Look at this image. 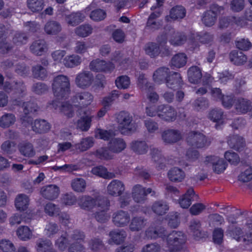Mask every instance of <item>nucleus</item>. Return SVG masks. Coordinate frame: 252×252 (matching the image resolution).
<instances>
[{"mask_svg": "<svg viewBox=\"0 0 252 252\" xmlns=\"http://www.w3.org/2000/svg\"><path fill=\"white\" fill-rule=\"evenodd\" d=\"M116 119L118 130L122 134L129 135L136 131L137 126L133 122L132 117L128 112L121 111L117 115Z\"/></svg>", "mask_w": 252, "mask_h": 252, "instance_id": "obj_1", "label": "nucleus"}, {"mask_svg": "<svg viewBox=\"0 0 252 252\" xmlns=\"http://www.w3.org/2000/svg\"><path fill=\"white\" fill-rule=\"evenodd\" d=\"M52 86L54 94L58 99L66 97L70 91L69 79L63 75L54 77Z\"/></svg>", "mask_w": 252, "mask_h": 252, "instance_id": "obj_2", "label": "nucleus"}, {"mask_svg": "<svg viewBox=\"0 0 252 252\" xmlns=\"http://www.w3.org/2000/svg\"><path fill=\"white\" fill-rule=\"evenodd\" d=\"M167 245L170 252H177L186 242V237L181 231H172L167 235Z\"/></svg>", "mask_w": 252, "mask_h": 252, "instance_id": "obj_3", "label": "nucleus"}, {"mask_svg": "<svg viewBox=\"0 0 252 252\" xmlns=\"http://www.w3.org/2000/svg\"><path fill=\"white\" fill-rule=\"evenodd\" d=\"M224 7L217 4L213 3L210 5L209 9L205 11L202 16V22L207 27H211L216 23L218 16Z\"/></svg>", "mask_w": 252, "mask_h": 252, "instance_id": "obj_4", "label": "nucleus"}, {"mask_svg": "<svg viewBox=\"0 0 252 252\" xmlns=\"http://www.w3.org/2000/svg\"><path fill=\"white\" fill-rule=\"evenodd\" d=\"M77 115L80 118L77 121V128L82 131H88L91 126L92 120L94 117L92 112L87 108H78Z\"/></svg>", "mask_w": 252, "mask_h": 252, "instance_id": "obj_5", "label": "nucleus"}, {"mask_svg": "<svg viewBox=\"0 0 252 252\" xmlns=\"http://www.w3.org/2000/svg\"><path fill=\"white\" fill-rule=\"evenodd\" d=\"M186 141L189 145L196 148H202L209 145L205 135L199 131L189 132Z\"/></svg>", "mask_w": 252, "mask_h": 252, "instance_id": "obj_6", "label": "nucleus"}, {"mask_svg": "<svg viewBox=\"0 0 252 252\" xmlns=\"http://www.w3.org/2000/svg\"><path fill=\"white\" fill-rule=\"evenodd\" d=\"M158 117L167 122H173L177 117V112L172 106L167 104H160L158 106Z\"/></svg>", "mask_w": 252, "mask_h": 252, "instance_id": "obj_7", "label": "nucleus"}, {"mask_svg": "<svg viewBox=\"0 0 252 252\" xmlns=\"http://www.w3.org/2000/svg\"><path fill=\"white\" fill-rule=\"evenodd\" d=\"M189 230L196 240H199L208 236L207 233L202 230L201 222L199 220H191L189 222Z\"/></svg>", "mask_w": 252, "mask_h": 252, "instance_id": "obj_8", "label": "nucleus"}, {"mask_svg": "<svg viewBox=\"0 0 252 252\" xmlns=\"http://www.w3.org/2000/svg\"><path fill=\"white\" fill-rule=\"evenodd\" d=\"M93 99V95L88 92H83L76 94L72 98L74 105L79 106V108H85L90 105Z\"/></svg>", "mask_w": 252, "mask_h": 252, "instance_id": "obj_9", "label": "nucleus"}, {"mask_svg": "<svg viewBox=\"0 0 252 252\" xmlns=\"http://www.w3.org/2000/svg\"><path fill=\"white\" fill-rule=\"evenodd\" d=\"M89 66L91 70L95 72H110L114 68V66L112 63H106L99 59L92 61Z\"/></svg>", "mask_w": 252, "mask_h": 252, "instance_id": "obj_10", "label": "nucleus"}, {"mask_svg": "<svg viewBox=\"0 0 252 252\" xmlns=\"http://www.w3.org/2000/svg\"><path fill=\"white\" fill-rule=\"evenodd\" d=\"M94 80L93 74L89 71H84L77 75L75 83L81 88L89 87Z\"/></svg>", "mask_w": 252, "mask_h": 252, "instance_id": "obj_11", "label": "nucleus"}, {"mask_svg": "<svg viewBox=\"0 0 252 252\" xmlns=\"http://www.w3.org/2000/svg\"><path fill=\"white\" fill-rule=\"evenodd\" d=\"M40 192L43 198L49 200H53L58 197L60 189L57 185H49L42 187Z\"/></svg>", "mask_w": 252, "mask_h": 252, "instance_id": "obj_12", "label": "nucleus"}, {"mask_svg": "<svg viewBox=\"0 0 252 252\" xmlns=\"http://www.w3.org/2000/svg\"><path fill=\"white\" fill-rule=\"evenodd\" d=\"M181 138L179 131L168 129L161 133V139L166 144H173L179 141Z\"/></svg>", "mask_w": 252, "mask_h": 252, "instance_id": "obj_13", "label": "nucleus"}, {"mask_svg": "<svg viewBox=\"0 0 252 252\" xmlns=\"http://www.w3.org/2000/svg\"><path fill=\"white\" fill-rule=\"evenodd\" d=\"M205 163L206 164H211L213 166L214 172L217 174L223 172L225 169L226 166V163L223 159H220L215 156L207 157Z\"/></svg>", "mask_w": 252, "mask_h": 252, "instance_id": "obj_14", "label": "nucleus"}, {"mask_svg": "<svg viewBox=\"0 0 252 252\" xmlns=\"http://www.w3.org/2000/svg\"><path fill=\"white\" fill-rule=\"evenodd\" d=\"M112 219L115 225L124 227L129 223L130 216L127 212L120 210L113 214Z\"/></svg>", "mask_w": 252, "mask_h": 252, "instance_id": "obj_15", "label": "nucleus"}, {"mask_svg": "<svg viewBox=\"0 0 252 252\" xmlns=\"http://www.w3.org/2000/svg\"><path fill=\"white\" fill-rule=\"evenodd\" d=\"M124 184L120 181L113 180L107 187L108 193L113 196H121L125 190Z\"/></svg>", "mask_w": 252, "mask_h": 252, "instance_id": "obj_16", "label": "nucleus"}, {"mask_svg": "<svg viewBox=\"0 0 252 252\" xmlns=\"http://www.w3.org/2000/svg\"><path fill=\"white\" fill-rule=\"evenodd\" d=\"M165 82L168 88L175 90L181 87L183 81L180 73L173 72L168 75Z\"/></svg>", "mask_w": 252, "mask_h": 252, "instance_id": "obj_17", "label": "nucleus"}, {"mask_svg": "<svg viewBox=\"0 0 252 252\" xmlns=\"http://www.w3.org/2000/svg\"><path fill=\"white\" fill-rule=\"evenodd\" d=\"M110 239L108 243L110 245H119L123 242L126 237L127 234L123 229H118L111 231L109 233Z\"/></svg>", "mask_w": 252, "mask_h": 252, "instance_id": "obj_18", "label": "nucleus"}, {"mask_svg": "<svg viewBox=\"0 0 252 252\" xmlns=\"http://www.w3.org/2000/svg\"><path fill=\"white\" fill-rule=\"evenodd\" d=\"M126 143L121 138H112L108 144V148L112 153H119L126 148Z\"/></svg>", "mask_w": 252, "mask_h": 252, "instance_id": "obj_19", "label": "nucleus"}, {"mask_svg": "<svg viewBox=\"0 0 252 252\" xmlns=\"http://www.w3.org/2000/svg\"><path fill=\"white\" fill-rule=\"evenodd\" d=\"M47 49L46 42L43 39H38L33 41L30 47V51L34 54L41 56Z\"/></svg>", "mask_w": 252, "mask_h": 252, "instance_id": "obj_20", "label": "nucleus"}, {"mask_svg": "<svg viewBox=\"0 0 252 252\" xmlns=\"http://www.w3.org/2000/svg\"><path fill=\"white\" fill-rule=\"evenodd\" d=\"M132 197L137 203H144L147 199L145 195V188L140 185H136L132 188Z\"/></svg>", "mask_w": 252, "mask_h": 252, "instance_id": "obj_21", "label": "nucleus"}, {"mask_svg": "<svg viewBox=\"0 0 252 252\" xmlns=\"http://www.w3.org/2000/svg\"><path fill=\"white\" fill-rule=\"evenodd\" d=\"M131 150L138 155L146 154L148 150V146L144 140H134L130 144Z\"/></svg>", "mask_w": 252, "mask_h": 252, "instance_id": "obj_22", "label": "nucleus"}, {"mask_svg": "<svg viewBox=\"0 0 252 252\" xmlns=\"http://www.w3.org/2000/svg\"><path fill=\"white\" fill-rule=\"evenodd\" d=\"M50 129V124L44 120L36 119L32 126V130L37 133H46Z\"/></svg>", "mask_w": 252, "mask_h": 252, "instance_id": "obj_23", "label": "nucleus"}, {"mask_svg": "<svg viewBox=\"0 0 252 252\" xmlns=\"http://www.w3.org/2000/svg\"><path fill=\"white\" fill-rule=\"evenodd\" d=\"M188 76L189 82L197 84L200 81L202 74L200 69L198 66H193L188 69Z\"/></svg>", "mask_w": 252, "mask_h": 252, "instance_id": "obj_24", "label": "nucleus"}, {"mask_svg": "<svg viewBox=\"0 0 252 252\" xmlns=\"http://www.w3.org/2000/svg\"><path fill=\"white\" fill-rule=\"evenodd\" d=\"M194 197L197 198L198 196L195 194L192 188H189L179 200L180 206L183 208H188L190 205L191 200H193Z\"/></svg>", "mask_w": 252, "mask_h": 252, "instance_id": "obj_25", "label": "nucleus"}, {"mask_svg": "<svg viewBox=\"0 0 252 252\" xmlns=\"http://www.w3.org/2000/svg\"><path fill=\"white\" fill-rule=\"evenodd\" d=\"M231 62L234 64L240 65L247 62V56L242 52L238 50L232 51L229 55Z\"/></svg>", "mask_w": 252, "mask_h": 252, "instance_id": "obj_26", "label": "nucleus"}, {"mask_svg": "<svg viewBox=\"0 0 252 252\" xmlns=\"http://www.w3.org/2000/svg\"><path fill=\"white\" fill-rule=\"evenodd\" d=\"M227 143L231 148L239 150L245 145L244 138L238 135H232L229 136Z\"/></svg>", "mask_w": 252, "mask_h": 252, "instance_id": "obj_27", "label": "nucleus"}, {"mask_svg": "<svg viewBox=\"0 0 252 252\" xmlns=\"http://www.w3.org/2000/svg\"><path fill=\"white\" fill-rule=\"evenodd\" d=\"M160 15V12L155 11L152 13L147 20L145 28L147 30L154 31L160 28V24L156 21L157 18Z\"/></svg>", "mask_w": 252, "mask_h": 252, "instance_id": "obj_28", "label": "nucleus"}, {"mask_svg": "<svg viewBox=\"0 0 252 252\" xmlns=\"http://www.w3.org/2000/svg\"><path fill=\"white\" fill-rule=\"evenodd\" d=\"M187 62V57L185 53H178L175 55L171 59L170 64L171 67L181 68L184 66Z\"/></svg>", "mask_w": 252, "mask_h": 252, "instance_id": "obj_29", "label": "nucleus"}, {"mask_svg": "<svg viewBox=\"0 0 252 252\" xmlns=\"http://www.w3.org/2000/svg\"><path fill=\"white\" fill-rule=\"evenodd\" d=\"M235 108L238 112L246 113L252 110V102L247 99L239 98L236 102Z\"/></svg>", "mask_w": 252, "mask_h": 252, "instance_id": "obj_30", "label": "nucleus"}, {"mask_svg": "<svg viewBox=\"0 0 252 252\" xmlns=\"http://www.w3.org/2000/svg\"><path fill=\"white\" fill-rule=\"evenodd\" d=\"M170 181L174 182H181L185 177L184 172L177 167L171 169L167 174Z\"/></svg>", "mask_w": 252, "mask_h": 252, "instance_id": "obj_31", "label": "nucleus"}, {"mask_svg": "<svg viewBox=\"0 0 252 252\" xmlns=\"http://www.w3.org/2000/svg\"><path fill=\"white\" fill-rule=\"evenodd\" d=\"M223 118V112L221 109L215 108L211 110L208 114V118L211 121L216 122L215 127L218 128L220 126V123L222 124V120Z\"/></svg>", "mask_w": 252, "mask_h": 252, "instance_id": "obj_32", "label": "nucleus"}, {"mask_svg": "<svg viewBox=\"0 0 252 252\" xmlns=\"http://www.w3.org/2000/svg\"><path fill=\"white\" fill-rule=\"evenodd\" d=\"M169 69L166 67H161L155 71L153 74V79L155 82L160 84L161 82L165 80L168 76Z\"/></svg>", "mask_w": 252, "mask_h": 252, "instance_id": "obj_33", "label": "nucleus"}, {"mask_svg": "<svg viewBox=\"0 0 252 252\" xmlns=\"http://www.w3.org/2000/svg\"><path fill=\"white\" fill-rule=\"evenodd\" d=\"M29 199L24 194H19L15 200V205L16 209L20 211L26 210L29 205Z\"/></svg>", "mask_w": 252, "mask_h": 252, "instance_id": "obj_34", "label": "nucleus"}, {"mask_svg": "<svg viewBox=\"0 0 252 252\" xmlns=\"http://www.w3.org/2000/svg\"><path fill=\"white\" fill-rule=\"evenodd\" d=\"M168 209V205L165 202L162 200L155 202L152 206V211L159 216L166 214Z\"/></svg>", "mask_w": 252, "mask_h": 252, "instance_id": "obj_35", "label": "nucleus"}, {"mask_svg": "<svg viewBox=\"0 0 252 252\" xmlns=\"http://www.w3.org/2000/svg\"><path fill=\"white\" fill-rule=\"evenodd\" d=\"M94 198L90 196H82L79 198V206L83 209L89 210L95 206Z\"/></svg>", "mask_w": 252, "mask_h": 252, "instance_id": "obj_36", "label": "nucleus"}, {"mask_svg": "<svg viewBox=\"0 0 252 252\" xmlns=\"http://www.w3.org/2000/svg\"><path fill=\"white\" fill-rule=\"evenodd\" d=\"M92 172L94 175L106 179H112L115 177L114 173L108 172L107 169L103 166H97L93 167Z\"/></svg>", "mask_w": 252, "mask_h": 252, "instance_id": "obj_37", "label": "nucleus"}, {"mask_svg": "<svg viewBox=\"0 0 252 252\" xmlns=\"http://www.w3.org/2000/svg\"><path fill=\"white\" fill-rule=\"evenodd\" d=\"M61 25L54 21H49L44 26L45 32L47 34L50 35L57 34L61 32Z\"/></svg>", "mask_w": 252, "mask_h": 252, "instance_id": "obj_38", "label": "nucleus"}, {"mask_svg": "<svg viewBox=\"0 0 252 252\" xmlns=\"http://www.w3.org/2000/svg\"><path fill=\"white\" fill-rule=\"evenodd\" d=\"M84 16L80 12L72 13L66 15L65 20L66 23L72 26H75L83 21Z\"/></svg>", "mask_w": 252, "mask_h": 252, "instance_id": "obj_39", "label": "nucleus"}, {"mask_svg": "<svg viewBox=\"0 0 252 252\" xmlns=\"http://www.w3.org/2000/svg\"><path fill=\"white\" fill-rule=\"evenodd\" d=\"M146 54L151 58H155L160 54V47L158 44L155 42H149L145 46Z\"/></svg>", "mask_w": 252, "mask_h": 252, "instance_id": "obj_40", "label": "nucleus"}, {"mask_svg": "<svg viewBox=\"0 0 252 252\" xmlns=\"http://www.w3.org/2000/svg\"><path fill=\"white\" fill-rule=\"evenodd\" d=\"M186 14V10L182 5H177L173 7L170 11V16L174 20L182 19Z\"/></svg>", "mask_w": 252, "mask_h": 252, "instance_id": "obj_41", "label": "nucleus"}, {"mask_svg": "<svg viewBox=\"0 0 252 252\" xmlns=\"http://www.w3.org/2000/svg\"><path fill=\"white\" fill-rule=\"evenodd\" d=\"M81 62V58L77 55L66 56L63 61L64 65L67 67H73L79 65Z\"/></svg>", "mask_w": 252, "mask_h": 252, "instance_id": "obj_42", "label": "nucleus"}, {"mask_svg": "<svg viewBox=\"0 0 252 252\" xmlns=\"http://www.w3.org/2000/svg\"><path fill=\"white\" fill-rule=\"evenodd\" d=\"M93 145V138L92 137H87L82 139L80 143L75 144L74 147L76 150H79L80 152H84L92 147Z\"/></svg>", "mask_w": 252, "mask_h": 252, "instance_id": "obj_43", "label": "nucleus"}, {"mask_svg": "<svg viewBox=\"0 0 252 252\" xmlns=\"http://www.w3.org/2000/svg\"><path fill=\"white\" fill-rule=\"evenodd\" d=\"M146 221V220L142 217H134L131 220L129 228L132 231H139L145 226Z\"/></svg>", "mask_w": 252, "mask_h": 252, "instance_id": "obj_44", "label": "nucleus"}, {"mask_svg": "<svg viewBox=\"0 0 252 252\" xmlns=\"http://www.w3.org/2000/svg\"><path fill=\"white\" fill-rule=\"evenodd\" d=\"M32 72L33 77L39 80L44 79L47 75L46 69L40 64H37L33 66Z\"/></svg>", "mask_w": 252, "mask_h": 252, "instance_id": "obj_45", "label": "nucleus"}, {"mask_svg": "<svg viewBox=\"0 0 252 252\" xmlns=\"http://www.w3.org/2000/svg\"><path fill=\"white\" fill-rule=\"evenodd\" d=\"M29 37L27 34L23 32H17L14 34L12 38L13 43L17 46L25 44L28 41Z\"/></svg>", "mask_w": 252, "mask_h": 252, "instance_id": "obj_46", "label": "nucleus"}, {"mask_svg": "<svg viewBox=\"0 0 252 252\" xmlns=\"http://www.w3.org/2000/svg\"><path fill=\"white\" fill-rule=\"evenodd\" d=\"M17 235L23 241L30 240L32 236V230L28 226H21L17 229Z\"/></svg>", "mask_w": 252, "mask_h": 252, "instance_id": "obj_47", "label": "nucleus"}, {"mask_svg": "<svg viewBox=\"0 0 252 252\" xmlns=\"http://www.w3.org/2000/svg\"><path fill=\"white\" fill-rule=\"evenodd\" d=\"M187 40L186 36L183 33L174 32L169 39V42L174 46L184 44Z\"/></svg>", "mask_w": 252, "mask_h": 252, "instance_id": "obj_48", "label": "nucleus"}, {"mask_svg": "<svg viewBox=\"0 0 252 252\" xmlns=\"http://www.w3.org/2000/svg\"><path fill=\"white\" fill-rule=\"evenodd\" d=\"M28 8L33 12L41 11L44 6V0H27Z\"/></svg>", "mask_w": 252, "mask_h": 252, "instance_id": "obj_49", "label": "nucleus"}, {"mask_svg": "<svg viewBox=\"0 0 252 252\" xmlns=\"http://www.w3.org/2000/svg\"><path fill=\"white\" fill-rule=\"evenodd\" d=\"M93 28L92 26L89 24L82 25L75 29V33L82 37H85L89 36L92 33Z\"/></svg>", "mask_w": 252, "mask_h": 252, "instance_id": "obj_50", "label": "nucleus"}, {"mask_svg": "<svg viewBox=\"0 0 252 252\" xmlns=\"http://www.w3.org/2000/svg\"><path fill=\"white\" fill-rule=\"evenodd\" d=\"M107 147H101L96 150L94 155L101 159L108 160L112 158L113 155Z\"/></svg>", "mask_w": 252, "mask_h": 252, "instance_id": "obj_51", "label": "nucleus"}, {"mask_svg": "<svg viewBox=\"0 0 252 252\" xmlns=\"http://www.w3.org/2000/svg\"><path fill=\"white\" fill-rule=\"evenodd\" d=\"M95 206L98 208V210H108L110 202L106 197L103 196H98L94 198Z\"/></svg>", "mask_w": 252, "mask_h": 252, "instance_id": "obj_52", "label": "nucleus"}, {"mask_svg": "<svg viewBox=\"0 0 252 252\" xmlns=\"http://www.w3.org/2000/svg\"><path fill=\"white\" fill-rule=\"evenodd\" d=\"M86 186V182L82 178L75 179L72 181L71 183V187L72 189L76 192H83L85 190Z\"/></svg>", "mask_w": 252, "mask_h": 252, "instance_id": "obj_53", "label": "nucleus"}, {"mask_svg": "<svg viewBox=\"0 0 252 252\" xmlns=\"http://www.w3.org/2000/svg\"><path fill=\"white\" fill-rule=\"evenodd\" d=\"M15 121V117L12 114H6L0 119V126L8 127L13 125Z\"/></svg>", "mask_w": 252, "mask_h": 252, "instance_id": "obj_54", "label": "nucleus"}, {"mask_svg": "<svg viewBox=\"0 0 252 252\" xmlns=\"http://www.w3.org/2000/svg\"><path fill=\"white\" fill-rule=\"evenodd\" d=\"M22 107L23 108L24 113L25 114L34 113L39 109V107L37 103L31 101L23 102Z\"/></svg>", "mask_w": 252, "mask_h": 252, "instance_id": "obj_55", "label": "nucleus"}, {"mask_svg": "<svg viewBox=\"0 0 252 252\" xmlns=\"http://www.w3.org/2000/svg\"><path fill=\"white\" fill-rule=\"evenodd\" d=\"M226 233L230 236L236 239L237 241H240L241 236L243 233L242 229L239 227H234V226H229L228 227Z\"/></svg>", "mask_w": 252, "mask_h": 252, "instance_id": "obj_56", "label": "nucleus"}, {"mask_svg": "<svg viewBox=\"0 0 252 252\" xmlns=\"http://www.w3.org/2000/svg\"><path fill=\"white\" fill-rule=\"evenodd\" d=\"M20 152L26 157H32L34 155L32 145L29 142L23 144L20 147Z\"/></svg>", "mask_w": 252, "mask_h": 252, "instance_id": "obj_57", "label": "nucleus"}, {"mask_svg": "<svg viewBox=\"0 0 252 252\" xmlns=\"http://www.w3.org/2000/svg\"><path fill=\"white\" fill-rule=\"evenodd\" d=\"M119 91L114 90L111 92L108 95L103 98L102 101V104L103 106L108 108L112 104L113 101L118 97Z\"/></svg>", "mask_w": 252, "mask_h": 252, "instance_id": "obj_58", "label": "nucleus"}, {"mask_svg": "<svg viewBox=\"0 0 252 252\" xmlns=\"http://www.w3.org/2000/svg\"><path fill=\"white\" fill-rule=\"evenodd\" d=\"M37 250L38 252H46L52 246L49 240L39 239L36 242Z\"/></svg>", "mask_w": 252, "mask_h": 252, "instance_id": "obj_59", "label": "nucleus"}, {"mask_svg": "<svg viewBox=\"0 0 252 252\" xmlns=\"http://www.w3.org/2000/svg\"><path fill=\"white\" fill-rule=\"evenodd\" d=\"M68 244L67 234L64 233L56 241L55 245L61 251H64Z\"/></svg>", "mask_w": 252, "mask_h": 252, "instance_id": "obj_60", "label": "nucleus"}, {"mask_svg": "<svg viewBox=\"0 0 252 252\" xmlns=\"http://www.w3.org/2000/svg\"><path fill=\"white\" fill-rule=\"evenodd\" d=\"M44 211L49 216H54L59 215L60 210L58 206L51 202H49L44 206Z\"/></svg>", "mask_w": 252, "mask_h": 252, "instance_id": "obj_61", "label": "nucleus"}, {"mask_svg": "<svg viewBox=\"0 0 252 252\" xmlns=\"http://www.w3.org/2000/svg\"><path fill=\"white\" fill-rule=\"evenodd\" d=\"M0 249L3 252H16V249L9 240H2L0 241Z\"/></svg>", "mask_w": 252, "mask_h": 252, "instance_id": "obj_62", "label": "nucleus"}, {"mask_svg": "<svg viewBox=\"0 0 252 252\" xmlns=\"http://www.w3.org/2000/svg\"><path fill=\"white\" fill-rule=\"evenodd\" d=\"M115 83L118 88L125 89L129 87L130 79L127 76H121L117 78Z\"/></svg>", "mask_w": 252, "mask_h": 252, "instance_id": "obj_63", "label": "nucleus"}, {"mask_svg": "<svg viewBox=\"0 0 252 252\" xmlns=\"http://www.w3.org/2000/svg\"><path fill=\"white\" fill-rule=\"evenodd\" d=\"M32 91L37 94H42L48 91V86L44 83L38 82L33 84Z\"/></svg>", "mask_w": 252, "mask_h": 252, "instance_id": "obj_64", "label": "nucleus"}]
</instances>
